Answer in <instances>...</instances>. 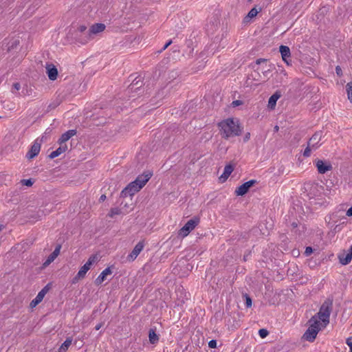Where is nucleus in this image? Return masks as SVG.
<instances>
[{"label":"nucleus","instance_id":"nucleus-1","mask_svg":"<svg viewBox=\"0 0 352 352\" xmlns=\"http://www.w3.org/2000/svg\"><path fill=\"white\" fill-rule=\"evenodd\" d=\"M218 125L221 129V134L226 139L238 136L241 133V128L238 121H235L233 118L224 120L220 122Z\"/></svg>","mask_w":352,"mask_h":352},{"label":"nucleus","instance_id":"nucleus-2","mask_svg":"<svg viewBox=\"0 0 352 352\" xmlns=\"http://www.w3.org/2000/svg\"><path fill=\"white\" fill-rule=\"evenodd\" d=\"M333 301L327 299L321 305L319 311L314 316L317 317L318 320L322 322V327H325L329 323L330 315L332 311Z\"/></svg>","mask_w":352,"mask_h":352},{"label":"nucleus","instance_id":"nucleus-3","mask_svg":"<svg viewBox=\"0 0 352 352\" xmlns=\"http://www.w3.org/2000/svg\"><path fill=\"white\" fill-rule=\"evenodd\" d=\"M309 327L304 333L303 338L307 341L313 342L320 330L322 324L318 320L316 316H313L309 320Z\"/></svg>","mask_w":352,"mask_h":352},{"label":"nucleus","instance_id":"nucleus-4","mask_svg":"<svg viewBox=\"0 0 352 352\" xmlns=\"http://www.w3.org/2000/svg\"><path fill=\"white\" fill-rule=\"evenodd\" d=\"M96 256H91L88 258L87 261L84 264V265L80 267L76 276L74 277L73 282L74 283L79 279L83 278L85 276L87 272L90 270L91 266L96 261Z\"/></svg>","mask_w":352,"mask_h":352},{"label":"nucleus","instance_id":"nucleus-5","mask_svg":"<svg viewBox=\"0 0 352 352\" xmlns=\"http://www.w3.org/2000/svg\"><path fill=\"white\" fill-rule=\"evenodd\" d=\"M199 221L197 219H190L186 222V223L179 230V235L185 237L188 235V234L194 230L196 226L198 224Z\"/></svg>","mask_w":352,"mask_h":352},{"label":"nucleus","instance_id":"nucleus-6","mask_svg":"<svg viewBox=\"0 0 352 352\" xmlns=\"http://www.w3.org/2000/svg\"><path fill=\"white\" fill-rule=\"evenodd\" d=\"M138 184L134 181L131 182L126 187H125L121 192V196L126 197L128 196H132L135 192L140 190V188H138Z\"/></svg>","mask_w":352,"mask_h":352},{"label":"nucleus","instance_id":"nucleus-7","mask_svg":"<svg viewBox=\"0 0 352 352\" xmlns=\"http://www.w3.org/2000/svg\"><path fill=\"white\" fill-rule=\"evenodd\" d=\"M41 140L36 139L32 144L30 150L27 153L26 157L28 159H32L36 157L41 150Z\"/></svg>","mask_w":352,"mask_h":352},{"label":"nucleus","instance_id":"nucleus-8","mask_svg":"<svg viewBox=\"0 0 352 352\" xmlns=\"http://www.w3.org/2000/svg\"><path fill=\"white\" fill-rule=\"evenodd\" d=\"M256 182V180L252 179L248 182H245L242 185L239 186L236 190L235 193L236 195H244L248 192L250 188L252 187L255 183Z\"/></svg>","mask_w":352,"mask_h":352},{"label":"nucleus","instance_id":"nucleus-9","mask_svg":"<svg viewBox=\"0 0 352 352\" xmlns=\"http://www.w3.org/2000/svg\"><path fill=\"white\" fill-rule=\"evenodd\" d=\"M49 291V287L48 285L45 286L36 295V296L31 301L30 305L32 308L35 307L38 304H39L43 299L44 298L45 296Z\"/></svg>","mask_w":352,"mask_h":352},{"label":"nucleus","instance_id":"nucleus-10","mask_svg":"<svg viewBox=\"0 0 352 352\" xmlns=\"http://www.w3.org/2000/svg\"><path fill=\"white\" fill-rule=\"evenodd\" d=\"M322 133L318 131L315 133L308 141V144L312 146L313 150H316L320 145V142L322 139Z\"/></svg>","mask_w":352,"mask_h":352},{"label":"nucleus","instance_id":"nucleus-11","mask_svg":"<svg viewBox=\"0 0 352 352\" xmlns=\"http://www.w3.org/2000/svg\"><path fill=\"white\" fill-rule=\"evenodd\" d=\"M144 243L143 241L138 242L135 246L134 247L132 252L127 256V261H134L138 256L140 254V253L142 251L144 248Z\"/></svg>","mask_w":352,"mask_h":352},{"label":"nucleus","instance_id":"nucleus-12","mask_svg":"<svg viewBox=\"0 0 352 352\" xmlns=\"http://www.w3.org/2000/svg\"><path fill=\"white\" fill-rule=\"evenodd\" d=\"M279 51L281 54L283 60L287 65H290L292 64V60L290 59L291 52L290 49L288 46L286 45H280L279 47Z\"/></svg>","mask_w":352,"mask_h":352},{"label":"nucleus","instance_id":"nucleus-13","mask_svg":"<svg viewBox=\"0 0 352 352\" xmlns=\"http://www.w3.org/2000/svg\"><path fill=\"white\" fill-rule=\"evenodd\" d=\"M46 74L50 80H55L58 76V69L56 66L52 63H46Z\"/></svg>","mask_w":352,"mask_h":352},{"label":"nucleus","instance_id":"nucleus-14","mask_svg":"<svg viewBox=\"0 0 352 352\" xmlns=\"http://www.w3.org/2000/svg\"><path fill=\"white\" fill-rule=\"evenodd\" d=\"M316 166L318 173L320 174H324L332 169V166L330 162H324L320 160L316 162Z\"/></svg>","mask_w":352,"mask_h":352},{"label":"nucleus","instance_id":"nucleus-15","mask_svg":"<svg viewBox=\"0 0 352 352\" xmlns=\"http://www.w3.org/2000/svg\"><path fill=\"white\" fill-rule=\"evenodd\" d=\"M105 25L103 23H95L92 25L89 30V36L91 38L92 35H96L103 32L105 30Z\"/></svg>","mask_w":352,"mask_h":352},{"label":"nucleus","instance_id":"nucleus-16","mask_svg":"<svg viewBox=\"0 0 352 352\" xmlns=\"http://www.w3.org/2000/svg\"><path fill=\"white\" fill-rule=\"evenodd\" d=\"M111 274L112 270H111L110 267H108L106 269H104L95 280L96 285H100V284H102V283L106 280L107 276L111 275Z\"/></svg>","mask_w":352,"mask_h":352},{"label":"nucleus","instance_id":"nucleus-17","mask_svg":"<svg viewBox=\"0 0 352 352\" xmlns=\"http://www.w3.org/2000/svg\"><path fill=\"white\" fill-rule=\"evenodd\" d=\"M151 173L138 176L134 181L138 184V188L142 189L151 177Z\"/></svg>","mask_w":352,"mask_h":352},{"label":"nucleus","instance_id":"nucleus-18","mask_svg":"<svg viewBox=\"0 0 352 352\" xmlns=\"http://www.w3.org/2000/svg\"><path fill=\"white\" fill-rule=\"evenodd\" d=\"M76 134V131L72 129L64 133L61 137L60 138L58 142L60 144H63L67 140H69L72 137L74 136Z\"/></svg>","mask_w":352,"mask_h":352},{"label":"nucleus","instance_id":"nucleus-19","mask_svg":"<svg viewBox=\"0 0 352 352\" xmlns=\"http://www.w3.org/2000/svg\"><path fill=\"white\" fill-rule=\"evenodd\" d=\"M67 150V146L66 144H60V146L54 151H52L49 157L50 159H54L58 156H59L60 154L65 153Z\"/></svg>","mask_w":352,"mask_h":352},{"label":"nucleus","instance_id":"nucleus-20","mask_svg":"<svg viewBox=\"0 0 352 352\" xmlns=\"http://www.w3.org/2000/svg\"><path fill=\"white\" fill-rule=\"evenodd\" d=\"M338 258L340 263L344 265L349 264L352 260V256L345 251L339 254Z\"/></svg>","mask_w":352,"mask_h":352},{"label":"nucleus","instance_id":"nucleus-21","mask_svg":"<svg viewBox=\"0 0 352 352\" xmlns=\"http://www.w3.org/2000/svg\"><path fill=\"white\" fill-rule=\"evenodd\" d=\"M148 340L151 344H155L159 341V336L156 333V329L151 328L148 331Z\"/></svg>","mask_w":352,"mask_h":352},{"label":"nucleus","instance_id":"nucleus-22","mask_svg":"<svg viewBox=\"0 0 352 352\" xmlns=\"http://www.w3.org/2000/svg\"><path fill=\"white\" fill-rule=\"evenodd\" d=\"M280 95L277 92H276L275 94L270 96L268 100V107L270 109H272L275 107L276 101L280 98Z\"/></svg>","mask_w":352,"mask_h":352},{"label":"nucleus","instance_id":"nucleus-23","mask_svg":"<svg viewBox=\"0 0 352 352\" xmlns=\"http://www.w3.org/2000/svg\"><path fill=\"white\" fill-rule=\"evenodd\" d=\"M72 339L70 338H67L65 342L61 344L59 348V352H65L69 346L72 344Z\"/></svg>","mask_w":352,"mask_h":352},{"label":"nucleus","instance_id":"nucleus-24","mask_svg":"<svg viewBox=\"0 0 352 352\" xmlns=\"http://www.w3.org/2000/svg\"><path fill=\"white\" fill-rule=\"evenodd\" d=\"M234 167L231 164L226 165L224 168V171L221 177L227 179L230 175L232 173Z\"/></svg>","mask_w":352,"mask_h":352},{"label":"nucleus","instance_id":"nucleus-25","mask_svg":"<svg viewBox=\"0 0 352 352\" xmlns=\"http://www.w3.org/2000/svg\"><path fill=\"white\" fill-rule=\"evenodd\" d=\"M261 11V8H256V7L252 8L250 12H248V15L245 16V20H246L247 19H252L254 18V16H256L257 15V14Z\"/></svg>","mask_w":352,"mask_h":352},{"label":"nucleus","instance_id":"nucleus-26","mask_svg":"<svg viewBox=\"0 0 352 352\" xmlns=\"http://www.w3.org/2000/svg\"><path fill=\"white\" fill-rule=\"evenodd\" d=\"M56 257H55L52 253L49 255L46 261L43 263V266L47 267L51 263H52Z\"/></svg>","mask_w":352,"mask_h":352},{"label":"nucleus","instance_id":"nucleus-27","mask_svg":"<svg viewBox=\"0 0 352 352\" xmlns=\"http://www.w3.org/2000/svg\"><path fill=\"white\" fill-rule=\"evenodd\" d=\"M346 91L348 94V98L352 101V82H349L346 86Z\"/></svg>","mask_w":352,"mask_h":352},{"label":"nucleus","instance_id":"nucleus-28","mask_svg":"<svg viewBox=\"0 0 352 352\" xmlns=\"http://www.w3.org/2000/svg\"><path fill=\"white\" fill-rule=\"evenodd\" d=\"M312 149V146H310L308 144H307V148L305 149L304 152H303V155L305 157H309L310 155H311V151Z\"/></svg>","mask_w":352,"mask_h":352},{"label":"nucleus","instance_id":"nucleus-29","mask_svg":"<svg viewBox=\"0 0 352 352\" xmlns=\"http://www.w3.org/2000/svg\"><path fill=\"white\" fill-rule=\"evenodd\" d=\"M268 331L265 329H261L259 331H258V335L261 336V338H264L265 337H267V336L268 335Z\"/></svg>","mask_w":352,"mask_h":352},{"label":"nucleus","instance_id":"nucleus-30","mask_svg":"<svg viewBox=\"0 0 352 352\" xmlns=\"http://www.w3.org/2000/svg\"><path fill=\"white\" fill-rule=\"evenodd\" d=\"M21 183L22 184V185L27 186H31L33 184V182L30 179H22L21 181Z\"/></svg>","mask_w":352,"mask_h":352},{"label":"nucleus","instance_id":"nucleus-31","mask_svg":"<svg viewBox=\"0 0 352 352\" xmlns=\"http://www.w3.org/2000/svg\"><path fill=\"white\" fill-rule=\"evenodd\" d=\"M245 296V305L247 307H250L252 306V299L247 294Z\"/></svg>","mask_w":352,"mask_h":352},{"label":"nucleus","instance_id":"nucleus-32","mask_svg":"<svg viewBox=\"0 0 352 352\" xmlns=\"http://www.w3.org/2000/svg\"><path fill=\"white\" fill-rule=\"evenodd\" d=\"M60 245H58L56 247L55 250L53 251V252L52 253L55 257H57L59 254H60Z\"/></svg>","mask_w":352,"mask_h":352},{"label":"nucleus","instance_id":"nucleus-33","mask_svg":"<svg viewBox=\"0 0 352 352\" xmlns=\"http://www.w3.org/2000/svg\"><path fill=\"white\" fill-rule=\"evenodd\" d=\"M208 346L210 348L214 349L217 347V340H211L208 342Z\"/></svg>","mask_w":352,"mask_h":352},{"label":"nucleus","instance_id":"nucleus-34","mask_svg":"<svg viewBox=\"0 0 352 352\" xmlns=\"http://www.w3.org/2000/svg\"><path fill=\"white\" fill-rule=\"evenodd\" d=\"M313 252V249L311 247H307L305 251V255L306 256H309Z\"/></svg>","mask_w":352,"mask_h":352},{"label":"nucleus","instance_id":"nucleus-35","mask_svg":"<svg viewBox=\"0 0 352 352\" xmlns=\"http://www.w3.org/2000/svg\"><path fill=\"white\" fill-rule=\"evenodd\" d=\"M346 343L350 348V352H352V337L348 338L346 340Z\"/></svg>","mask_w":352,"mask_h":352},{"label":"nucleus","instance_id":"nucleus-36","mask_svg":"<svg viewBox=\"0 0 352 352\" xmlns=\"http://www.w3.org/2000/svg\"><path fill=\"white\" fill-rule=\"evenodd\" d=\"M233 107H237L242 104V101L239 100H234L232 103Z\"/></svg>","mask_w":352,"mask_h":352},{"label":"nucleus","instance_id":"nucleus-37","mask_svg":"<svg viewBox=\"0 0 352 352\" xmlns=\"http://www.w3.org/2000/svg\"><path fill=\"white\" fill-rule=\"evenodd\" d=\"M119 212H118V210L117 209H112L111 210V214H110V217H113L114 214H118Z\"/></svg>","mask_w":352,"mask_h":352},{"label":"nucleus","instance_id":"nucleus-38","mask_svg":"<svg viewBox=\"0 0 352 352\" xmlns=\"http://www.w3.org/2000/svg\"><path fill=\"white\" fill-rule=\"evenodd\" d=\"M171 43H172V40L168 41L167 43L163 47L162 50H165Z\"/></svg>","mask_w":352,"mask_h":352},{"label":"nucleus","instance_id":"nucleus-39","mask_svg":"<svg viewBox=\"0 0 352 352\" xmlns=\"http://www.w3.org/2000/svg\"><path fill=\"white\" fill-rule=\"evenodd\" d=\"M267 62V60L266 59H264V58H258L256 60V63L259 65L261 64V63H265Z\"/></svg>","mask_w":352,"mask_h":352},{"label":"nucleus","instance_id":"nucleus-40","mask_svg":"<svg viewBox=\"0 0 352 352\" xmlns=\"http://www.w3.org/2000/svg\"><path fill=\"white\" fill-rule=\"evenodd\" d=\"M250 133H247L244 136L243 140H244V142H247L250 140Z\"/></svg>","mask_w":352,"mask_h":352},{"label":"nucleus","instance_id":"nucleus-41","mask_svg":"<svg viewBox=\"0 0 352 352\" xmlns=\"http://www.w3.org/2000/svg\"><path fill=\"white\" fill-rule=\"evenodd\" d=\"M336 74L338 76H340L342 74V69L339 66H337L336 68Z\"/></svg>","mask_w":352,"mask_h":352},{"label":"nucleus","instance_id":"nucleus-42","mask_svg":"<svg viewBox=\"0 0 352 352\" xmlns=\"http://www.w3.org/2000/svg\"><path fill=\"white\" fill-rule=\"evenodd\" d=\"M346 215L349 217H352V206L347 210Z\"/></svg>","mask_w":352,"mask_h":352},{"label":"nucleus","instance_id":"nucleus-43","mask_svg":"<svg viewBox=\"0 0 352 352\" xmlns=\"http://www.w3.org/2000/svg\"><path fill=\"white\" fill-rule=\"evenodd\" d=\"M87 29V27L85 25H80L79 28H78V30L80 32H83L84 31H85Z\"/></svg>","mask_w":352,"mask_h":352},{"label":"nucleus","instance_id":"nucleus-44","mask_svg":"<svg viewBox=\"0 0 352 352\" xmlns=\"http://www.w3.org/2000/svg\"><path fill=\"white\" fill-rule=\"evenodd\" d=\"M13 87L14 88L16 89V90H19L20 88H21V85L19 82H16L13 85Z\"/></svg>","mask_w":352,"mask_h":352},{"label":"nucleus","instance_id":"nucleus-45","mask_svg":"<svg viewBox=\"0 0 352 352\" xmlns=\"http://www.w3.org/2000/svg\"><path fill=\"white\" fill-rule=\"evenodd\" d=\"M102 323H99L95 327V329L98 331L102 327Z\"/></svg>","mask_w":352,"mask_h":352},{"label":"nucleus","instance_id":"nucleus-46","mask_svg":"<svg viewBox=\"0 0 352 352\" xmlns=\"http://www.w3.org/2000/svg\"><path fill=\"white\" fill-rule=\"evenodd\" d=\"M271 70L270 68L267 69V70L264 71L263 73L265 76H267V73L270 72Z\"/></svg>","mask_w":352,"mask_h":352},{"label":"nucleus","instance_id":"nucleus-47","mask_svg":"<svg viewBox=\"0 0 352 352\" xmlns=\"http://www.w3.org/2000/svg\"><path fill=\"white\" fill-rule=\"evenodd\" d=\"M106 199V195H102L100 196V200L104 201Z\"/></svg>","mask_w":352,"mask_h":352},{"label":"nucleus","instance_id":"nucleus-48","mask_svg":"<svg viewBox=\"0 0 352 352\" xmlns=\"http://www.w3.org/2000/svg\"><path fill=\"white\" fill-rule=\"evenodd\" d=\"M346 252H348L349 254H351L352 256V249L349 248Z\"/></svg>","mask_w":352,"mask_h":352},{"label":"nucleus","instance_id":"nucleus-49","mask_svg":"<svg viewBox=\"0 0 352 352\" xmlns=\"http://www.w3.org/2000/svg\"><path fill=\"white\" fill-rule=\"evenodd\" d=\"M275 130H276V131H278V127L277 126H275Z\"/></svg>","mask_w":352,"mask_h":352},{"label":"nucleus","instance_id":"nucleus-50","mask_svg":"<svg viewBox=\"0 0 352 352\" xmlns=\"http://www.w3.org/2000/svg\"><path fill=\"white\" fill-rule=\"evenodd\" d=\"M2 230V226L0 225V231Z\"/></svg>","mask_w":352,"mask_h":352},{"label":"nucleus","instance_id":"nucleus-51","mask_svg":"<svg viewBox=\"0 0 352 352\" xmlns=\"http://www.w3.org/2000/svg\"><path fill=\"white\" fill-rule=\"evenodd\" d=\"M350 248L352 249V243H351V245Z\"/></svg>","mask_w":352,"mask_h":352}]
</instances>
